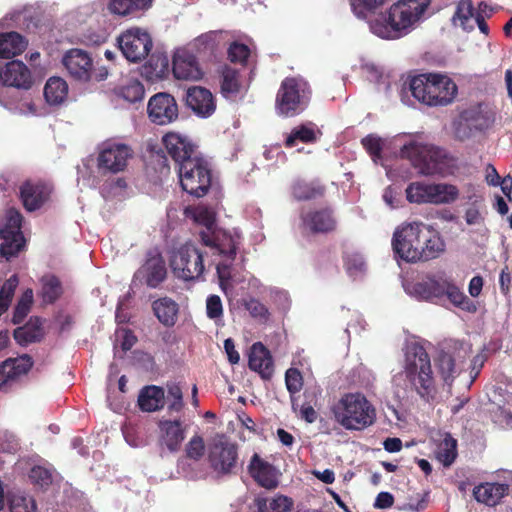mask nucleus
<instances>
[{"instance_id":"473e14b6","label":"nucleus","mask_w":512,"mask_h":512,"mask_svg":"<svg viewBox=\"0 0 512 512\" xmlns=\"http://www.w3.org/2000/svg\"><path fill=\"white\" fill-rule=\"evenodd\" d=\"M152 309L159 320L166 327H172L177 321L179 311L178 304L169 297L157 299L152 304Z\"/></svg>"},{"instance_id":"680f3d73","label":"nucleus","mask_w":512,"mask_h":512,"mask_svg":"<svg viewBox=\"0 0 512 512\" xmlns=\"http://www.w3.org/2000/svg\"><path fill=\"white\" fill-rule=\"evenodd\" d=\"M195 220L206 228L203 232L212 233L218 230L216 229L215 213L208 208L197 209Z\"/></svg>"},{"instance_id":"5fc2aeb1","label":"nucleus","mask_w":512,"mask_h":512,"mask_svg":"<svg viewBox=\"0 0 512 512\" xmlns=\"http://www.w3.org/2000/svg\"><path fill=\"white\" fill-rule=\"evenodd\" d=\"M461 119L469 127L482 130L487 126V119L484 117L480 106L470 107L461 112Z\"/></svg>"},{"instance_id":"864d4df0","label":"nucleus","mask_w":512,"mask_h":512,"mask_svg":"<svg viewBox=\"0 0 512 512\" xmlns=\"http://www.w3.org/2000/svg\"><path fill=\"white\" fill-rule=\"evenodd\" d=\"M145 89L138 80H132L120 88L119 95L129 103L141 101L144 97Z\"/></svg>"},{"instance_id":"ea45409f","label":"nucleus","mask_w":512,"mask_h":512,"mask_svg":"<svg viewBox=\"0 0 512 512\" xmlns=\"http://www.w3.org/2000/svg\"><path fill=\"white\" fill-rule=\"evenodd\" d=\"M433 184L412 182L406 188V198L410 203L432 204Z\"/></svg>"},{"instance_id":"a211bd4d","label":"nucleus","mask_w":512,"mask_h":512,"mask_svg":"<svg viewBox=\"0 0 512 512\" xmlns=\"http://www.w3.org/2000/svg\"><path fill=\"white\" fill-rule=\"evenodd\" d=\"M0 82L4 86L28 90L33 85V76L22 61L11 60L0 70Z\"/></svg>"},{"instance_id":"6ab92c4d","label":"nucleus","mask_w":512,"mask_h":512,"mask_svg":"<svg viewBox=\"0 0 512 512\" xmlns=\"http://www.w3.org/2000/svg\"><path fill=\"white\" fill-rule=\"evenodd\" d=\"M201 242L209 247L214 255L234 260L237 252V242L234 237L223 230H217L212 233L200 232Z\"/></svg>"},{"instance_id":"c756f323","label":"nucleus","mask_w":512,"mask_h":512,"mask_svg":"<svg viewBox=\"0 0 512 512\" xmlns=\"http://www.w3.org/2000/svg\"><path fill=\"white\" fill-rule=\"evenodd\" d=\"M26 39L18 32L0 33V58L20 55L27 47Z\"/></svg>"},{"instance_id":"2f4dec72","label":"nucleus","mask_w":512,"mask_h":512,"mask_svg":"<svg viewBox=\"0 0 512 512\" xmlns=\"http://www.w3.org/2000/svg\"><path fill=\"white\" fill-rule=\"evenodd\" d=\"M0 240V258L6 261L17 257L25 248L26 241L23 234L0 231Z\"/></svg>"},{"instance_id":"603ef678","label":"nucleus","mask_w":512,"mask_h":512,"mask_svg":"<svg viewBox=\"0 0 512 512\" xmlns=\"http://www.w3.org/2000/svg\"><path fill=\"white\" fill-rule=\"evenodd\" d=\"M23 216L20 211L14 207L8 208L5 212L4 223L0 226V231L12 232L14 234H23L22 232Z\"/></svg>"},{"instance_id":"ddd939ff","label":"nucleus","mask_w":512,"mask_h":512,"mask_svg":"<svg viewBox=\"0 0 512 512\" xmlns=\"http://www.w3.org/2000/svg\"><path fill=\"white\" fill-rule=\"evenodd\" d=\"M33 359L28 354L8 358L0 364V390L9 391L33 367Z\"/></svg>"},{"instance_id":"0e129e2a","label":"nucleus","mask_w":512,"mask_h":512,"mask_svg":"<svg viewBox=\"0 0 512 512\" xmlns=\"http://www.w3.org/2000/svg\"><path fill=\"white\" fill-rule=\"evenodd\" d=\"M29 479L36 485L47 487L52 483V474L45 467L34 466L29 472Z\"/></svg>"},{"instance_id":"a19ab883","label":"nucleus","mask_w":512,"mask_h":512,"mask_svg":"<svg viewBox=\"0 0 512 512\" xmlns=\"http://www.w3.org/2000/svg\"><path fill=\"white\" fill-rule=\"evenodd\" d=\"M317 139V131L313 127L301 124L293 128L291 133L287 135L284 145L286 148H292L297 142L311 144L315 143Z\"/></svg>"},{"instance_id":"f3484780","label":"nucleus","mask_w":512,"mask_h":512,"mask_svg":"<svg viewBox=\"0 0 512 512\" xmlns=\"http://www.w3.org/2000/svg\"><path fill=\"white\" fill-rule=\"evenodd\" d=\"M62 64L74 79L83 82L91 79L93 60L86 51L77 48L68 50L63 56Z\"/></svg>"},{"instance_id":"5701e85b","label":"nucleus","mask_w":512,"mask_h":512,"mask_svg":"<svg viewBox=\"0 0 512 512\" xmlns=\"http://www.w3.org/2000/svg\"><path fill=\"white\" fill-rule=\"evenodd\" d=\"M248 472L254 481L266 489H274L278 486L276 468L262 459L257 453L251 457Z\"/></svg>"},{"instance_id":"052dcab7","label":"nucleus","mask_w":512,"mask_h":512,"mask_svg":"<svg viewBox=\"0 0 512 512\" xmlns=\"http://www.w3.org/2000/svg\"><path fill=\"white\" fill-rule=\"evenodd\" d=\"M250 55V49L247 45L233 42L228 48V59L233 63L245 64Z\"/></svg>"},{"instance_id":"39448f33","label":"nucleus","mask_w":512,"mask_h":512,"mask_svg":"<svg viewBox=\"0 0 512 512\" xmlns=\"http://www.w3.org/2000/svg\"><path fill=\"white\" fill-rule=\"evenodd\" d=\"M403 373L411 389L415 390L421 398L426 401L433 399L435 382L431 361L422 345L413 343L407 348Z\"/></svg>"},{"instance_id":"72a5a7b5","label":"nucleus","mask_w":512,"mask_h":512,"mask_svg":"<svg viewBox=\"0 0 512 512\" xmlns=\"http://www.w3.org/2000/svg\"><path fill=\"white\" fill-rule=\"evenodd\" d=\"M292 195L299 201H308L318 199L324 196L326 188L318 180L310 182L296 180L291 187Z\"/></svg>"},{"instance_id":"09e8293b","label":"nucleus","mask_w":512,"mask_h":512,"mask_svg":"<svg viewBox=\"0 0 512 512\" xmlns=\"http://www.w3.org/2000/svg\"><path fill=\"white\" fill-rule=\"evenodd\" d=\"M241 88L239 72L231 67H224L222 71L221 91L224 96L239 93Z\"/></svg>"},{"instance_id":"8fccbe9b","label":"nucleus","mask_w":512,"mask_h":512,"mask_svg":"<svg viewBox=\"0 0 512 512\" xmlns=\"http://www.w3.org/2000/svg\"><path fill=\"white\" fill-rule=\"evenodd\" d=\"M244 308L249 312L250 316L261 324H265L270 319L269 309L254 297L243 300Z\"/></svg>"},{"instance_id":"a878e982","label":"nucleus","mask_w":512,"mask_h":512,"mask_svg":"<svg viewBox=\"0 0 512 512\" xmlns=\"http://www.w3.org/2000/svg\"><path fill=\"white\" fill-rule=\"evenodd\" d=\"M161 443L170 451L178 452L185 439V428L180 420H161L159 422Z\"/></svg>"},{"instance_id":"79ce46f5","label":"nucleus","mask_w":512,"mask_h":512,"mask_svg":"<svg viewBox=\"0 0 512 512\" xmlns=\"http://www.w3.org/2000/svg\"><path fill=\"white\" fill-rule=\"evenodd\" d=\"M344 268L350 277L356 278L366 270V263L361 253L347 249L342 255Z\"/></svg>"},{"instance_id":"6e6d98bb","label":"nucleus","mask_w":512,"mask_h":512,"mask_svg":"<svg viewBox=\"0 0 512 512\" xmlns=\"http://www.w3.org/2000/svg\"><path fill=\"white\" fill-rule=\"evenodd\" d=\"M9 509L11 512H36L37 506L32 497L13 494L9 499Z\"/></svg>"},{"instance_id":"412c9836","label":"nucleus","mask_w":512,"mask_h":512,"mask_svg":"<svg viewBox=\"0 0 512 512\" xmlns=\"http://www.w3.org/2000/svg\"><path fill=\"white\" fill-rule=\"evenodd\" d=\"M302 222L313 234H328L337 228V219L331 207L308 211L302 216Z\"/></svg>"},{"instance_id":"b1692460","label":"nucleus","mask_w":512,"mask_h":512,"mask_svg":"<svg viewBox=\"0 0 512 512\" xmlns=\"http://www.w3.org/2000/svg\"><path fill=\"white\" fill-rule=\"evenodd\" d=\"M248 367L257 372L265 380L271 379L274 363L268 348L261 342L254 343L248 355Z\"/></svg>"},{"instance_id":"f8f14e48","label":"nucleus","mask_w":512,"mask_h":512,"mask_svg":"<svg viewBox=\"0 0 512 512\" xmlns=\"http://www.w3.org/2000/svg\"><path fill=\"white\" fill-rule=\"evenodd\" d=\"M147 115L148 119L155 125H169L178 119V104L171 94L166 92L156 93L148 101Z\"/></svg>"},{"instance_id":"4be33fe9","label":"nucleus","mask_w":512,"mask_h":512,"mask_svg":"<svg viewBox=\"0 0 512 512\" xmlns=\"http://www.w3.org/2000/svg\"><path fill=\"white\" fill-rule=\"evenodd\" d=\"M172 72L176 79L197 81L203 76L196 57L186 51H178L173 57Z\"/></svg>"},{"instance_id":"bf43d9fd","label":"nucleus","mask_w":512,"mask_h":512,"mask_svg":"<svg viewBox=\"0 0 512 512\" xmlns=\"http://www.w3.org/2000/svg\"><path fill=\"white\" fill-rule=\"evenodd\" d=\"M387 0H350L353 12L357 17H365L366 11H372L382 6Z\"/></svg>"},{"instance_id":"0eeeda50","label":"nucleus","mask_w":512,"mask_h":512,"mask_svg":"<svg viewBox=\"0 0 512 512\" xmlns=\"http://www.w3.org/2000/svg\"><path fill=\"white\" fill-rule=\"evenodd\" d=\"M177 170L183 191L198 198L207 194L212 183V171L207 160L199 156L184 162Z\"/></svg>"},{"instance_id":"e433bc0d","label":"nucleus","mask_w":512,"mask_h":512,"mask_svg":"<svg viewBox=\"0 0 512 512\" xmlns=\"http://www.w3.org/2000/svg\"><path fill=\"white\" fill-rule=\"evenodd\" d=\"M151 4L152 0H110L108 9L112 14L127 16L148 9Z\"/></svg>"},{"instance_id":"a18cd8bd","label":"nucleus","mask_w":512,"mask_h":512,"mask_svg":"<svg viewBox=\"0 0 512 512\" xmlns=\"http://www.w3.org/2000/svg\"><path fill=\"white\" fill-rule=\"evenodd\" d=\"M437 366L444 382L451 383L460 374L461 369L457 367L455 359L449 353L442 352L439 354Z\"/></svg>"},{"instance_id":"9b49d317","label":"nucleus","mask_w":512,"mask_h":512,"mask_svg":"<svg viewBox=\"0 0 512 512\" xmlns=\"http://www.w3.org/2000/svg\"><path fill=\"white\" fill-rule=\"evenodd\" d=\"M208 461L217 474L235 473L238 464L237 445L224 440L214 442L209 447Z\"/></svg>"},{"instance_id":"49530a36","label":"nucleus","mask_w":512,"mask_h":512,"mask_svg":"<svg viewBox=\"0 0 512 512\" xmlns=\"http://www.w3.org/2000/svg\"><path fill=\"white\" fill-rule=\"evenodd\" d=\"M18 284V276L13 274L0 285V317L9 309Z\"/></svg>"},{"instance_id":"13d9d810","label":"nucleus","mask_w":512,"mask_h":512,"mask_svg":"<svg viewBox=\"0 0 512 512\" xmlns=\"http://www.w3.org/2000/svg\"><path fill=\"white\" fill-rule=\"evenodd\" d=\"M185 453L187 458L198 461L205 453V443L202 436L196 434L191 437L185 446Z\"/></svg>"},{"instance_id":"7ed1b4c3","label":"nucleus","mask_w":512,"mask_h":512,"mask_svg":"<svg viewBox=\"0 0 512 512\" xmlns=\"http://www.w3.org/2000/svg\"><path fill=\"white\" fill-rule=\"evenodd\" d=\"M401 157L424 176H444L451 172L455 159L443 148L412 141L401 148Z\"/></svg>"},{"instance_id":"f704fd0d","label":"nucleus","mask_w":512,"mask_h":512,"mask_svg":"<svg viewBox=\"0 0 512 512\" xmlns=\"http://www.w3.org/2000/svg\"><path fill=\"white\" fill-rule=\"evenodd\" d=\"M293 504L292 498L282 494L255 499L257 512H290Z\"/></svg>"},{"instance_id":"4c0bfd02","label":"nucleus","mask_w":512,"mask_h":512,"mask_svg":"<svg viewBox=\"0 0 512 512\" xmlns=\"http://www.w3.org/2000/svg\"><path fill=\"white\" fill-rule=\"evenodd\" d=\"M449 280L447 279H428L424 282L417 283L415 291L424 299L441 298L445 295L446 287Z\"/></svg>"},{"instance_id":"2eb2a0df","label":"nucleus","mask_w":512,"mask_h":512,"mask_svg":"<svg viewBox=\"0 0 512 512\" xmlns=\"http://www.w3.org/2000/svg\"><path fill=\"white\" fill-rule=\"evenodd\" d=\"M132 156L131 148L122 143H108L98 155V167L111 173L123 171Z\"/></svg>"},{"instance_id":"6e6552de","label":"nucleus","mask_w":512,"mask_h":512,"mask_svg":"<svg viewBox=\"0 0 512 512\" xmlns=\"http://www.w3.org/2000/svg\"><path fill=\"white\" fill-rule=\"evenodd\" d=\"M428 226L422 222H412L397 228L392 239L395 255L406 262L414 263Z\"/></svg>"},{"instance_id":"58836bf2","label":"nucleus","mask_w":512,"mask_h":512,"mask_svg":"<svg viewBox=\"0 0 512 512\" xmlns=\"http://www.w3.org/2000/svg\"><path fill=\"white\" fill-rule=\"evenodd\" d=\"M67 94L68 85L59 77H51L44 87L45 99L51 105L62 103L66 99Z\"/></svg>"},{"instance_id":"1a4fd4ad","label":"nucleus","mask_w":512,"mask_h":512,"mask_svg":"<svg viewBox=\"0 0 512 512\" xmlns=\"http://www.w3.org/2000/svg\"><path fill=\"white\" fill-rule=\"evenodd\" d=\"M203 258V253L195 244L186 242L173 252L170 266L177 278L196 280L204 272Z\"/></svg>"},{"instance_id":"4468645a","label":"nucleus","mask_w":512,"mask_h":512,"mask_svg":"<svg viewBox=\"0 0 512 512\" xmlns=\"http://www.w3.org/2000/svg\"><path fill=\"white\" fill-rule=\"evenodd\" d=\"M52 191V185L43 180H26L19 188V196L23 207L33 212L48 202Z\"/></svg>"},{"instance_id":"f257e3e1","label":"nucleus","mask_w":512,"mask_h":512,"mask_svg":"<svg viewBox=\"0 0 512 512\" xmlns=\"http://www.w3.org/2000/svg\"><path fill=\"white\" fill-rule=\"evenodd\" d=\"M431 0H399L387 14H381L371 24V30L381 38H398L411 27L430 5Z\"/></svg>"},{"instance_id":"c9c22d12","label":"nucleus","mask_w":512,"mask_h":512,"mask_svg":"<svg viewBox=\"0 0 512 512\" xmlns=\"http://www.w3.org/2000/svg\"><path fill=\"white\" fill-rule=\"evenodd\" d=\"M40 296L46 304L55 303L63 294V287L60 279L53 274L43 275L40 279Z\"/></svg>"},{"instance_id":"4d7b16f0","label":"nucleus","mask_w":512,"mask_h":512,"mask_svg":"<svg viewBox=\"0 0 512 512\" xmlns=\"http://www.w3.org/2000/svg\"><path fill=\"white\" fill-rule=\"evenodd\" d=\"M473 5L471 0H460L454 14V18L460 21V25L464 30L473 29V26H468L471 18L473 17Z\"/></svg>"},{"instance_id":"cd10ccee","label":"nucleus","mask_w":512,"mask_h":512,"mask_svg":"<svg viewBox=\"0 0 512 512\" xmlns=\"http://www.w3.org/2000/svg\"><path fill=\"white\" fill-rule=\"evenodd\" d=\"M509 487L504 483H483L476 486L473 495L476 501L495 506L508 494Z\"/></svg>"},{"instance_id":"bb28decb","label":"nucleus","mask_w":512,"mask_h":512,"mask_svg":"<svg viewBox=\"0 0 512 512\" xmlns=\"http://www.w3.org/2000/svg\"><path fill=\"white\" fill-rule=\"evenodd\" d=\"M421 248L418 250L415 262L429 261L438 258L445 251V243L439 232L428 226Z\"/></svg>"},{"instance_id":"774afa93","label":"nucleus","mask_w":512,"mask_h":512,"mask_svg":"<svg viewBox=\"0 0 512 512\" xmlns=\"http://www.w3.org/2000/svg\"><path fill=\"white\" fill-rule=\"evenodd\" d=\"M206 314L209 319L217 320L223 316V305L218 295H209L206 299Z\"/></svg>"},{"instance_id":"9d476101","label":"nucleus","mask_w":512,"mask_h":512,"mask_svg":"<svg viewBox=\"0 0 512 512\" xmlns=\"http://www.w3.org/2000/svg\"><path fill=\"white\" fill-rule=\"evenodd\" d=\"M118 46L124 57L133 63L145 59L152 47V38L140 28H131L122 32L117 38Z\"/></svg>"},{"instance_id":"c03bdc74","label":"nucleus","mask_w":512,"mask_h":512,"mask_svg":"<svg viewBox=\"0 0 512 512\" xmlns=\"http://www.w3.org/2000/svg\"><path fill=\"white\" fill-rule=\"evenodd\" d=\"M432 204H450L459 197V190L455 185L447 183H433Z\"/></svg>"},{"instance_id":"3c124183","label":"nucleus","mask_w":512,"mask_h":512,"mask_svg":"<svg viewBox=\"0 0 512 512\" xmlns=\"http://www.w3.org/2000/svg\"><path fill=\"white\" fill-rule=\"evenodd\" d=\"M438 457L444 466H450L457 457V441L446 435L439 446Z\"/></svg>"},{"instance_id":"20e7f679","label":"nucleus","mask_w":512,"mask_h":512,"mask_svg":"<svg viewBox=\"0 0 512 512\" xmlns=\"http://www.w3.org/2000/svg\"><path fill=\"white\" fill-rule=\"evenodd\" d=\"M409 89L419 102L431 106H447L457 96L458 87L447 75L424 73L410 79Z\"/></svg>"},{"instance_id":"de8ad7c7","label":"nucleus","mask_w":512,"mask_h":512,"mask_svg":"<svg viewBox=\"0 0 512 512\" xmlns=\"http://www.w3.org/2000/svg\"><path fill=\"white\" fill-rule=\"evenodd\" d=\"M285 384L288 392L290 393L292 408L294 411L297 410V399L295 394L301 391L303 387V376L299 369L289 368L285 373Z\"/></svg>"},{"instance_id":"aec40b11","label":"nucleus","mask_w":512,"mask_h":512,"mask_svg":"<svg viewBox=\"0 0 512 512\" xmlns=\"http://www.w3.org/2000/svg\"><path fill=\"white\" fill-rule=\"evenodd\" d=\"M185 103L194 114L201 118L210 117L216 110V100L210 90L201 86L187 89Z\"/></svg>"},{"instance_id":"423d86ee","label":"nucleus","mask_w":512,"mask_h":512,"mask_svg":"<svg viewBox=\"0 0 512 512\" xmlns=\"http://www.w3.org/2000/svg\"><path fill=\"white\" fill-rule=\"evenodd\" d=\"M311 89L299 77H286L276 95L275 108L280 116L294 117L302 113L310 100Z\"/></svg>"},{"instance_id":"e2e57ef3","label":"nucleus","mask_w":512,"mask_h":512,"mask_svg":"<svg viewBox=\"0 0 512 512\" xmlns=\"http://www.w3.org/2000/svg\"><path fill=\"white\" fill-rule=\"evenodd\" d=\"M361 143L374 161L381 158L383 149L381 138L370 134L364 137Z\"/></svg>"},{"instance_id":"7c9ffc66","label":"nucleus","mask_w":512,"mask_h":512,"mask_svg":"<svg viewBox=\"0 0 512 512\" xmlns=\"http://www.w3.org/2000/svg\"><path fill=\"white\" fill-rule=\"evenodd\" d=\"M164 389L158 386H146L138 396L139 408L144 412H154L164 406Z\"/></svg>"},{"instance_id":"37998d69","label":"nucleus","mask_w":512,"mask_h":512,"mask_svg":"<svg viewBox=\"0 0 512 512\" xmlns=\"http://www.w3.org/2000/svg\"><path fill=\"white\" fill-rule=\"evenodd\" d=\"M444 296H446L454 306L464 311L475 312L477 309L475 303L452 281H449Z\"/></svg>"},{"instance_id":"f03ea898","label":"nucleus","mask_w":512,"mask_h":512,"mask_svg":"<svg viewBox=\"0 0 512 512\" xmlns=\"http://www.w3.org/2000/svg\"><path fill=\"white\" fill-rule=\"evenodd\" d=\"M335 421L349 431H362L376 422L374 405L360 392H349L332 407Z\"/></svg>"},{"instance_id":"dca6fc26","label":"nucleus","mask_w":512,"mask_h":512,"mask_svg":"<svg viewBox=\"0 0 512 512\" xmlns=\"http://www.w3.org/2000/svg\"><path fill=\"white\" fill-rule=\"evenodd\" d=\"M162 144L166 152L175 162L177 169L184 162L199 157L195 146L190 140L176 132H168L162 137Z\"/></svg>"},{"instance_id":"c85d7f7f","label":"nucleus","mask_w":512,"mask_h":512,"mask_svg":"<svg viewBox=\"0 0 512 512\" xmlns=\"http://www.w3.org/2000/svg\"><path fill=\"white\" fill-rule=\"evenodd\" d=\"M44 336L42 330V320L39 317H32L24 326L17 327L13 332L15 341L25 346L30 343L39 342Z\"/></svg>"},{"instance_id":"338daca9","label":"nucleus","mask_w":512,"mask_h":512,"mask_svg":"<svg viewBox=\"0 0 512 512\" xmlns=\"http://www.w3.org/2000/svg\"><path fill=\"white\" fill-rule=\"evenodd\" d=\"M148 67L151 68L153 76L161 78L168 72V58L164 55H152L148 60Z\"/></svg>"},{"instance_id":"393cba45","label":"nucleus","mask_w":512,"mask_h":512,"mask_svg":"<svg viewBox=\"0 0 512 512\" xmlns=\"http://www.w3.org/2000/svg\"><path fill=\"white\" fill-rule=\"evenodd\" d=\"M136 277L144 280L145 284L150 288L159 287L167 278L165 260L159 254L149 257L138 269Z\"/></svg>"},{"instance_id":"69168bd1","label":"nucleus","mask_w":512,"mask_h":512,"mask_svg":"<svg viewBox=\"0 0 512 512\" xmlns=\"http://www.w3.org/2000/svg\"><path fill=\"white\" fill-rule=\"evenodd\" d=\"M167 398H172L173 401L168 405L169 411L179 412L182 410L183 403V393L181 387L176 383H171L167 385Z\"/></svg>"}]
</instances>
